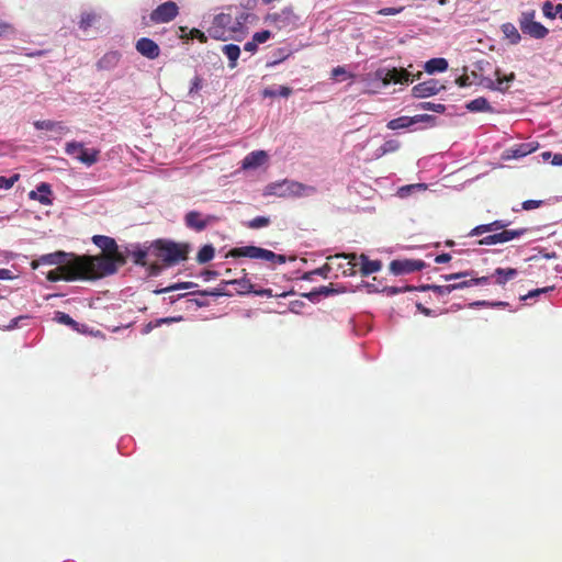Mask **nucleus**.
Instances as JSON below:
<instances>
[{"instance_id":"nucleus-43","label":"nucleus","mask_w":562,"mask_h":562,"mask_svg":"<svg viewBox=\"0 0 562 562\" xmlns=\"http://www.w3.org/2000/svg\"><path fill=\"white\" fill-rule=\"evenodd\" d=\"M270 224V218L266 216H257L248 222L247 226L252 229L266 227Z\"/></svg>"},{"instance_id":"nucleus-14","label":"nucleus","mask_w":562,"mask_h":562,"mask_svg":"<svg viewBox=\"0 0 562 562\" xmlns=\"http://www.w3.org/2000/svg\"><path fill=\"white\" fill-rule=\"evenodd\" d=\"M426 267V263L423 260H414V259H397L393 260L390 263V271L395 274H406L415 271H419Z\"/></svg>"},{"instance_id":"nucleus-10","label":"nucleus","mask_w":562,"mask_h":562,"mask_svg":"<svg viewBox=\"0 0 562 562\" xmlns=\"http://www.w3.org/2000/svg\"><path fill=\"white\" fill-rule=\"evenodd\" d=\"M374 78L382 82L383 86H387L391 82L394 83H406L411 81V72L404 68L386 69L379 68L374 72Z\"/></svg>"},{"instance_id":"nucleus-45","label":"nucleus","mask_w":562,"mask_h":562,"mask_svg":"<svg viewBox=\"0 0 562 562\" xmlns=\"http://www.w3.org/2000/svg\"><path fill=\"white\" fill-rule=\"evenodd\" d=\"M337 291L335 289H333L331 286H321L317 290H315L314 292H311L310 294H307L306 296L307 297H312L314 295L328 296V295H331V294H334Z\"/></svg>"},{"instance_id":"nucleus-26","label":"nucleus","mask_w":562,"mask_h":562,"mask_svg":"<svg viewBox=\"0 0 562 562\" xmlns=\"http://www.w3.org/2000/svg\"><path fill=\"white\" fill-rule=\"evenodd\" d=\"M233 18L235 19V25L238 27V36L240 37L244 34L245 25L250 18V13H248L244 8L234 7L231 8Z\"/></svg>"},{"instance_id":"nucleus-31","label":"nucleus","mask_w":562,"mask_h":562,"mask_svg":"<svg viewBox=\"0 0 562 562\" xmlns=\"http://www.w3.org/2000/svg\"><path fill=\"white\" fill-rule=\"evenodd\" d=\"M226 284H231L234 286V290L238 294H248L252 290V284L250 280L247 278H241L238 280H229L225 282Z\"/></svg>"},{"instance_id":"nucleus-42","label":"nucleus","mask_w":562,"mask_h":562,"mask_svg":"<svg viewBox=\"0 0 562 562\" xmlns=\"http://www.w3.org/2000/svg\"><path fill=\"white\" fill-rule=\"evenodd\" d=\"M422 110L432 111L436 113H443L446 111V105L441 103H434V102H422L418 105Z\"/></svg>"},{"instance_id":"nucleus-52","label":"nucleus","mask_w":562,"mask_h":562,"mask_svg":"<svg viewBox=\"0 0 562 562\" xmlns=\"http://www.w3.org/2000/svg\"><path fill=\"white\" fill-rule=\"evenodd\" d=\"M403 7L400 8H383L378 11V14L380 15H395L403 11Z\"/></svg>"},{"instance_id":"nucleus-63","label":"nucleus","mask_w":562,"mask_h":562,"mask_svg":"<svg viewBox=\"0 0 562 562\" xmlns=\"http://www.w3.org/2000/svg\"><path fill=\"white\" fill-rule=\"evenodd\" d=\"M492 226H493L494 231H498V229L503 231V229H506V227L508 226V223L505 221H502V220H497V221L492 222Z\"/></svg>"},{"instance_id":"nucleus-44","label":"nucleus","mask_w":562,"mask_h":562,"mask_svg":"<svg viewBox=\"0 0 562 562\" xmlns=\"http://www.w3.org/2000/svg\"><path fill=\"white\" fill-rule=\"evenodd\" d=\"M487 232H494L493 229V226H492V223L490 224H482V225H479L476 227H474L470 233H469V236H480L484 233H487Z\"/></svg>"},{"instance_id":"nucleus-22","label":"nucleus","mask_w":562,"mask_h":562,"mask_svg":"<svg viewBox=\"0 0 562 562\" xmlns=\"http://www.w3.org/2000/svg\"><path fill=\"white\" fill-rule=\"evenodd\" d=\"M52 194L50 186L46 182H42L37 186L36 191H31L29 196L31 200H36L43 205H50L52 199L49 195Z\"/></svg>"},{"instance_id":"nucleus-20","label":"nucleus","mask_w":562,"mask_h":562,"mask_svg":"<svg viewBox=\"0 0 562 562\" xmlns=\"http://www.w3.org/2000/svg\"><path fill=\"white\" fill-rule=\"evenodd\" d=\"M356 262L360 265V273L363 277L370 276L382 268L380 260H370L364 254H361L359 257L357 256Z\"/></svg>"},{"instance_id":"nucleus-25","label":"nucleus","mask_w":562,"mask_h":562,"mask_svg":"<svg viewBox=\"0 0 562 562\" xmlns=\"http://www.w3.org/2000/svg\"><path fill=\"white\" fill-rule=\"evenodd\" d=\"M518 276V270L515 268H496L492 277L495 278V283L505 285L508 281Z\"/></svg>"},{"instance_id":"nucleus-19","label":"nucleus","mask_w":562,"mask_h":562,"mask_svg":"<svg viewBox=\"0 0 562 562\" xmlns=\"http://www.w3.org/2000/svg\"><path fill=\"white\" fill-rule=\"evenodd\" d=\"M496 80L485 79V87L492 90L505 91L508 88V83L515 79V75L512 72L508 76H502L501 70H495Z\"/></svg>"},{"instance_id":"nucleus-33","label":"nucleus","mask_w":562,"mask_h":562,"mask_svg":"<svg viewBox=\"0 0 562 562\" xmlns=\"http://www.w3.org/2000/svg\"><path fill=\"white\" fill-rule=\"evenodd\" d=\"M502 32L510 44H518L521 38L518 30L513 23H504L502 25Z\"/></svg>"},{"instance_id":"nucleus-27","label":"nucleus","mask_w":562,"mask_h":562,"mask_svg":"<svg viewBox=\"0 0 562 562\" xmlns=\"http://www.w3.org/2000/svg\"><path fill=\"white\" fill-rule=\"evenodd\" d=\"M121 55L117 52H109L104 54L97 63L98 69L109 70L114 68L120 61Z\"/></svg>"},{"instance_id":"nucleus-30","label":"nucleus","mask_w":562,"mask_h":562,"mask_svg":"<svg viewBox=\"0 0 562 562\" xmlns=\"http://www.w3.org/2000/svg\"><path fill=\"white\" fill-rule=\"evenodd\" d=\"M222 52L226 55L229 60V67L235 68L237 65V59L240 55V48L235 44H227L222 47Z\"/></svg>"},{"instance_id":"nucleus-37","label":"nucleus","mask_w":562,"mask_h":562,"mask_svg":"<svg viewBox=\"0 0 562 562\" xmlns=\"http://www.w3.org/2000/svg\"><path fill=\"white\" fill-rule=\"evenodd\" d=\"M215 249L212 245H204L196 255L199 263H206L214 258Z\"/></svg>"},{"instance_id":"nucleus-18","label":"nucleus","mask_w":562,"mask_h":562,"mask_svg":"<svg viewBox=\"0 0 562 562\" xmlns=\"http://www.w3.org/2000/svg\"><path fill=\"white\" fill-rule=\"evenodd\" d=\"M347 258H348V256H346V254H337L334 256H329L327 258V262L325 265H323L322 267H319L313 271L305 273V276L303 278L306 280H310L311 276L317 274V276H321L326 279V278H328L329 272L334 269V262L339 259H347Z\"/></svg>"},{"instance_id":"nucleus-51","label":"nucleus","mask_w":562,"mask_h":562,"mask_svg":"<svg viewBox=\"0 0 562 562\" xmlns=\"http://www.w3.org/2000/svg\"><path fill=\"white\" fill-rule=\"evenodd\" d=\"M542 11H543V14L550 19H554L558 15V12H554L553 4L549 1L544 2Z\"/></svg>"},{"instance_id":"nucleus-58","label":"nucleus","mask_w":562,"mask_h":562,"mask_svg":"<svg viewBox=\"0 0 562 562\" xmlns=\"http://www.w3.org/2000/svg\"><path fill=\"white\" fill-rule=\"evenodd\" d=\"M148 272L150 276H158L160 272H161V266L158 265L157 262H153L150 265H148Z\"/></svg>"},{"instance_id":"nucleus-57","label":"nucleus","mask_w":562,"mask_h":562,"mask_svg":"<svg viewBox=\"0 0 562 562\" xmlns=\"http://www.w3.org/2000/svg\"><path fill=\"white\" fill-rule=\"evenodd\" d=\"M411 117L413 120V124H416V123H419V122H428V121H432L434 120V116L428 115V114H418V115L411 116Z\"/></svg>"},{"instance_id":"nucleus-5","label":"nucleus","mask_w":562,"mask_h":562,"mask_svg":"<svg viewBox=\"0 0 562 562\" xmlns=\"http://www.w3.org/2000/svg\"><path fill=\"white\" fill-rule=\"evenodd\" d=\"M46 279L50 282L76 281V280H91L85 266L79 258H74L72 263L61 265L47 272Z\"/></svg>"},{"instance_id":"nucleus-50","label":"nucleus","mask_w":562,"mask_h":562,"mask_svg":"<svg viewBox=\"0 0 562 562\" xmlns=\"http://www.w3.org/2000/svg\"><path fill=\"white\" fill-rule=\"evenodd\" d=\"M496 244H501L499 239H498V234L497 233L488 235V236H485V237H483L482 239L479 240V245L488 246V245H496Z\"/></svg>"},{"instance_id":"nucleus-34","label":"nucleus","mask_w":562,"mask_h":562,"mask_svg":"<svg viewBox=\"0 0 562 562\" xmlns=\"http://www.w3.org/2000/svg\"><path fill=\"white\" fill-rule=\"evenodd\" d=\"M133 262L137 266L147 267V256H150L149 245L132 251Z\"/></svg>"},{"instance_id":"nucleus-16","label":"nucleus","mask_w":562,"mask_h":562,"mask_svg":"<svg viewBox=\"0 0 562 562\" xmlns=\"http://www.w3.org/2000/svg\"><path fill=\"white\" fill-rule=\"evenodd\" d=\"M136 50L148 59H156L160 55V48L158 44L148 37H142L136 42Z\"/></svg>"},{"instance_id":"nucleus-46","label":"nucleus","mask_w":562,"mask_h":562,"mask_svg":"<svg viewBox=\"0 0 562 562\" xmlns=\"http://www.w3.org/2000/svg\"><path fill=\"white\" fill-rule=\"evenodd\" d=\"M454 288L456 286H451V284H447V285L434 284L432 292H435L438 295H448L454 291Z\"/></svg>"},{"instance_id":"nucleus-23","label":"nucleus","mask_w":562,"mask_h":562,"mask_svg":"<svg viewBox=\"0 0 562 562\" xmlns=\"http://www.w3.org/2000/svg\"><path fill=\"white\" fill-rule=\"evenodd\" d=\"M34 127L36 130L50 131L57 135H63V134H66L69 132V128L63 122L50 121V120L35 121Z\"/></svg>"},{"instance_id":"nucleus-39","label":"nucleus","mask_w":562,"mask_h":562,"mask_svg":"<svg viewBox=\"0 0 562 562\" xmlns=\"http://www.w3.org/2000/svg\"><path fill=\"white\" fill-rule=\"evenodd\" d=\"M97 18V14L93 12H83L79 21V27L83 31H87L90 26L94 24Z\"/></svg>"},{"instance_id":"nucleus-40","label":"nucleus","mask_w":562,"mask_h":562,"mask_svg":"<svg viewBox=\"0 0 562 562\" xmlns=\"http://www.w3.org/2000/svg\"><path fill=\"white\" fill-rule=\"evenodd\" d=\"M55 319L60 324H64V325H67V326H70V327L77 329L78 323L64 312H56Z\"/></svg>"},{"instance_id":"nucleus-6","label":"nucleus","mask_w":562,"mask_h":562,"mask_svg":"<svg viewBox=\"0 0 562 562\" xmlns=\"http://www.w3.org/2000/svg\"><path fill=\"white\" fill-rule=\"evenodd\" d=\"M226 257L239 258V257H248L251 259H262L271 262L272 265H283L286 261L284 255L276 254L271 250L260 248L257 246H244L236 247L228 251Z\"/></svg>"},{"instance_id":"nucleus-29","label":"nucleus","mask_w":562,"mask_h":562,"mask_svg":"<svg viewBox=\"0 0 562 562\" xmlns=\"http://www.w3.org/2000/svg\"><path fill=\"white\" fill-rule=\"evenodd\" d=\"M448 61L445 58H431L425 64V71L428 74L441 72L447 70Z\"/></svg>"},{"instance_id":"nucleus-47","label":"nucleus","mask_w":562,"mask_h":562,"mask_svg":"<svg viewBox=\"0 0 562 562\" xmlns=\"http://www.w3.org/2000/svg\"><path fill=\"white\" fill-rule=\"evenodd\" d=\"M271 37V33L268 30L260 31L254 34L252 38L257 44L266 43Z\"/></svg>"},{"instance_id":"nucleus-21","label":"nucleus","mask_w":562,"mask_h":562,"mask_svg":"<svg viewBox=\"0 0 562 562\" xmlns=\"http://www.w3.org/2000/svg\"><path fill=\"white\" fill-rule=\"evenodd\" d=\"M294 18L293 10L291 8L283 9L281 12L272 13L267 16V21L276 25L278 29H282L289 25Z\"/></svg>"},{"instance_id":"nucleus-1","label":"nucleus","mask_w":562,"mask_h":562,"mask_svg":"<svg viewBox=\"0 0 562 562\" xmlns=\"http://www.w3.org/2000/svg\"><path fill=\"white\" fill-rule=\"evenodd\" d=\"M92 241L97 247L102 249L103 254L99 256L83 255L79 258L91 280L114 274L119 267L126 263V259L124 255L119 251L114 238L104 235H94Z\"/></svg>"},{"instance_id":"nucleus-2","label":"nucleus","mask_w":562,"mask_h":562,"mask_svg":"<svg viewBox=\"0 0 562 562\" xmlns=\"http://www.w3.org/2000/svg\"><path fill=\"white\" fill-rule=\"evenodd\" d=\"M149 251L150 256L161 260L165 267H171L188 259L189 246L160 238L149 244Z\"/></svg>"},{"instance_id":"nucleus-36","label":"nucleus","mask_w":562,"mask_h":562,"mask_svg":"<svg viewBox=\"0 0 562 562\" xmlns=\"http://www.w3.org/2000/svg\"><path fill=\"white\" fill-rule=\"evenodd\" d=\"M412 125H413V120L411 116H401V117H396V119L389 121L386 126L389 130L395 131V130L406 128Z\"/></svg>"},{"instance_id":"nucleus-11","label":"nucleus","mask_w":562,"mask_h":562,"mask_svg":"<svg viewBox=\"0 0 562 562\" xmlns=\"http://www.w3.org/2000/svg\"><path fill=\"white\" fill-rule=\"evenodd\" d=\"M179 14V8L176 2L167 1L158 5L149 14V22L155 24L168 23Z\"/></svg>"},{"instance_id":"nucleus-7","label":"nucleus","mask_w":562,"mask_h":562,"mask_svg":"<svg viewBox=\"0 0 562 562\" xmlns=\"http://www.w3.org/2000/svg\"><path fill=\"white\" fill-rule=\"evenodd\" d=\"M65 153L72 156L86 166H92L99 161L100 150L97 148H86L80 142H68L65 146Z\"/></svg>"},{"instance_id":"nucleus-64","label":"nucleus","mask_w":562,"mask_h":562,"mask_svg":"<svg viewBox=\"0 0 562 562\" xmlns=\"http://www.w3.org/2000/svg\"><path fill=\"white\" fill-rule=\"evenodd\" d=\"M342 75H346V69L341 66H337L331 70V78H334V79H336Z\"/></svg>"},{"instance_id":"nucleus-24","label":"nucleus","mask_w":562,"mask_h":562,"mask_svg":"<svg viewBox=\"0 0 562 562\" xmlns=\"http://www.w3.org/2000/svg\"><path fill=\"white\" fill-rule=\"evenodd\" d=\"M347 256H348L347 259H339L334 262V266L336 267V269L341 270L342 274L346 277L353 276L356 273L355 268H356V266H358V263L356 262V260H357L356 254H349Z\"/></svg>"},{"instance_id":"nucleus-3","label":"nucleus","mask_w":562,"mask_h":562,"mask_svg":"<svg viewBox=\"0 0 562 562\" xmlns=\"http://www.w3.org/2000/svg\"><path fill=\"white\" fill-rule=\"evenodd\" d=\"M316 192L312 186L303 184L299 181L284 179L282 181L271 182L265 188V195H276L279 198H299L311 195Z\"/></svg>"},{"instance_id":"nucleus-12","label":"nucleus","mask_w":562,"mask_h":562,"mask_svg":"<svg viewBox=\"0 0 562 562\" xmlns=\"http://www.w3.org/2000/svg\"><path fill=\"white\" fill-rule=\"evenodd\" d=\"M74 258H80V256L58 250L52 254L43 255L38 259L33 260L31 262V267L33 269H37L40 265H56L57 267H61V265L72 263Z\"/></svg>"},{"instance_id":"nucleus-13","label":"nucleus","mask_w":562,"mask_h":562,"mask_svg":"<svg viewBox=\"0 0 562 562\" xmlns=\"http://www.w3.org/2000/svg\"><path fill=\"white\" fill-rule=\"evenodd\" d=\"M220 221V217L216 215H206L205 217L198 211H190L184 216V223L187 227L194 229L196 232L204 231L209 225L214 224Z\"/></svg>"},{"instance_id":"nucleus-54","label":"nucleus","mask_w":562,"mask_h":562,"mask_svg":"<svg viewBox=\"0 0 562 562\" xmlns=\"http://www.w3.org/2000/svg\"><path fill=\"white\" fill-rule=\"evenodd\" d=\"M202 87V79L199 76H195L191 81V87L189 93L198 92Z\"/></svg>"},{"instance_id":"nucleus-41","label":"nucleus","mask_w":562,"mask_h":562,"mask_svg":"<svg viewBox=\"0 0 562 562\" xmlns=\"http://www.w3.org/2000/svg\"><path fill=\"white\" fill-rule=\"evenodd\" d=\"M19 179H20L19 173H14L11 177L0 176V189H3V190L11 189L15 184V182L19 181Z\"/></svg>"},{"instance_id":"nucleus-60","label":"nucleus","mask_w":562,"mask_h":562,"mask_svg":"<svg viewBox=\"0 0 562 562\" xmlns=\"http://www.w3.org/2000/svg\"><path fill=\"white\" fill-rule=\"evenodd\" d=\"M417 310L424 314L425 316H435V312L426 306H424L422 303L416 304Z\"/></svg>"},{"instance_id":"nucleus-32","label":"nucleus","mask_w":562,"mask_h":562,"mask_svg":"<svg viewBox=\"0 0 562 562\" xmlns=\"http://www.w3.org/2000/svg\"><path fill=\"white\" fill-rule=\"evenodd\" d=\"M529 229L526 227L517 228V229H503L498 234L499 243H507L509 240H513L515 238H519L522 235H525Z\"/></svg>"},{"instance_id":"nucleus-4","label":"nucleus","mask_w":562,"mask_h":562,"mask_svg":"<svg viewBox=\"0 0 562 562\" xmlns=\"http://www.w3.org/2000/svg\"><path fill=\"white\" fill-rule=\"evenodd\" d=\"M235 19L231 8L226 12L217 14L207 29L211 37L215 40L226 41L228 38L239 40L238 27L235 25Z\"/></svg>"},{"instance_id":"nucleus-8","label":"nucleus","mask_w":562,"mask_h":562,"mask_svg":"<svg viewBox=\"0 0 562 562\" xmlns=\"http://www.w3.org/2000/svg\"><path fill=\"white\" fill-rule=\"evenodd\" d=\"M473 276H474V271L473 270H467V271L457 272V273L443 274V276H441V278L445 281H452V280L463 279V280L458 281L456 283H451V286H456L454 291L456 290L465 289V288H471L473 285L487 284L488 281H490V277L474 278Z\"/></svg>"},{"instance_id":"nucleus-9","label":"nucleus","mask_w":562,"mask_h":562,"mask_svg":"<svg viewBox=\"0 0 562 562\" xmlns=\"http://www.w3.org/2000/svg\"><path fill=\"white\" fill-rule=\"evenodd\" d=\"M535 11L522 12L519 19V26L524 34L533 38H543L548 34V30L535 20Z\"/></svg>"},{"instance_id":"nucleus-17","label":"nucleus","mask_w":562,"mask_h":562,"mask_svg":"<svg viewBox=\"0 0 562 562\" xmlns=\"http://www.w3.org/2000/svg\"><path fill=\"white\" fill-rule=\"evenodd\" d=\"M268 160V154L265 150H255L249 153L241 161V168L245 170L256 169Z\"/></svg>"},{"instance_id":"nucleus-53","label":"nucleus","mask_w":562,"mask_h":562,"mask_svg":"<svg viewBox=\"0 0 562 562\" xmlns=\"http://www.w3.org/2000/svg\"><path fill=\"white\" fill-rule=\"evenodd\" d=\"M549 290H551V288H542V289L532 290V291L528 292V294L522 295L520 297V300L525 301L527 299L536 297V296L540 295L541 293L548 292Z\"/></svg>"},{"instance_id":"nucleus-56","label":"nucleus","mask_w":562,"mask_h":562,"mask_svg":"<svg viewBox=\"0 0 562 562\" xmlns=\"http://www.w3.org/2000/svg\"><path fill=\"white\" fill-rule=\"evenodd\" d=\"M541 204L542 201L539 200H527L522 203V209L529 211L539 207Z\"/></svg>"},{"instance_id":"nucleus-55","label":"nucleus","mask_w":562,"mask_h":562,"mask_svg":"<svg viewBox=\"0 0 562 562\" xmlns=\"http://www.w3.org/2000/svg\"><path fill=\"white\" fill-rule=\"evenodd\" d=\"M414 286H404V288H396V286H390V288H385L384 291L387 292V294H397V293H402V292H406V291H413Z\"/></svg>"},{"instance_id":"nucleus-61","label":"nucleus","mask_w":562,"mask_h":562,"mask_svg":"<svg viewBox=\"0 0 562 562\" xmlns=\"http://www.w3.org/2000/svg\"><path fill=\"white\" fill-rule=\"evenodd\" d=\"M456 83H457L459 87H462V88H463V87H468V86H470V85H471V83H470V80H469V76H467V75H462V76L458 77V78L456 79Z\"/></svg>"},{"instance_id":"nucleus-59","label":"nucleus","mask_w":562,"mask_h":562,"mask_svg":"<svg viewBox=\"0 0 562 562\" xmlns=\"http://www.w3.org/2000/svg\"><path fill=\"white\" fill-rule=\"evenodd\" d=\"M13 32V26L7 22L0 21V36Z\"/></svg>"},{"instance_id":"nucleus-28","label":"nucleus","mask_w":562,"mask_h":562,"mask_svg":"<svg viewBox=\"0 0 562 562\" xmlns=\"http://www.w3.org/2000/svg\"><path fill=\"white\" fill-rule=\"evenodd\" d=\"M465 109L470 112L476 113V112H493V108L491 106L490 102L484 97H479L474 100H471L465 104Z\"/></svg>"},{"instance_id":"nucleus-35","label":"nucleus","mask_w":562,"mask_h":562,"mask_svg":"<svg viewBox=\"0 0 562 562\" xmlns=\"http://www.w3.org/2000/svg\"><path fill=\"white\" fill-rule=\"evenodd\" d=\"M195 286H198V284L194 283V282H178V283L171 284V285L166 286V288L156 289L154 291V293L155 294H162V293H169V292L178 291V290H188V289H192V288H195Z\"/></svg>"},{"instance_id":"nucleus-38","label":"nucleus","mask_w":562,"mask_h":562,"mask_svg":"<svg viewBox=\"0 0 562 562\" xmlns=\"http://www.w3.org/2000/svg\"><path fill=\"white\" fill-rule=\"evenodd\" d=\"M400 147H401V143L397 139L385 140L378 149L379 156L394 153V151L398 150Z\"/></svg>"},{"instance_id":"nucleus-48","label":"nucleus","mask_w":562,"mask_h":562,"mask_svg":"<svg viewBox=\"0 0 562 562\" xmlns=\"http://www.w3.org/2000/svg\"><path fill=\"white\" fill-rule=\"evenodd\" d=\"M186 37L192 38V40L196 38L201 43H206V41H207L206 35L199 29H192Z\"/></svg>"},{"instance_id":"nucleus-49","label":"nucleus","mask_w":562,"mask_h":562,"mask_svg":"<svg viewBox=\"0 0 562 562\" xmlns=\"http://www.w3.org/2000/svg\"><path fill=\"white\" fill-rule=\"evenodd\" d=\"M196 294L203 295V296H205V295H209V296L231 295L229 293L223 291L220 288H216V289H213V290L198 291Z\"/></svg>"},{"instance_id":"nucleus-62","label":"nucleus","mask_w":562,"mask_h":562,"mask_svg":"<svg viewBox=\"0 0 562 562\" xmlns=\"http://www.w3.org/2000/svg\"><path fill=\"white\" fill-rule=\"evenodd\" d=\"M492 226H493L494 231H498V229L503 231V229H506V227L508 226V223L505 221H502V220H497V221L492 222Z\"/></svg>"},{"instance_id":"nucleus-15","label":"nucleus","mask_w":562,"mask_h":562,"mask_svg":"<svg viewBox=\"0 0 562 562\" xmlns=\"http://www.w3.org/2000/svg\"><path fill=\"white\" fill-rule=\"evenodd\" d=\"M442 89H445V86L440 85L438 80L429 79L414 86L412 89V94L415 98L424 99L437 94Z\"/></svg>"}]
</instances>
